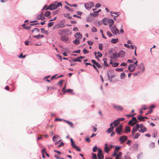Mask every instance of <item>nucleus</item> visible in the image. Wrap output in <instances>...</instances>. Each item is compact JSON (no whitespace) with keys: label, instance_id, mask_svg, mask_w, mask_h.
Returning a JSON list of instances; mask_svg holds the SVG:
<instances>
[{"label":"nucleus","instance_id":"nucleus-3","mask_svg":"<svg viewBox=\"0 0 159 159\" xmlns=\"http://www.w3.org/2000/svg\"><path fill=\"white\" fill-rule=\"evenodd\" d=\"M107 74L108 79L111 81L112 79L115 76L114 72L112 70L108 71H107Z\"/></svg>","mask_w":159,"mask_h":159},{"label":"nucleus","instance_id":"nucleus-58","mask_svg":"<svg viewBox=\"0 0 159 159\" xmlns=\"http://www.w3.org/2000/svg\"><path fill=\"white\" fill-rule=\"evenodd\" d=\"M150 146L151 148H153L155 146V143H152L150 145Z\"/></svg>","mask_w":159,"mask_h":159},{"label":"nucleus","instance_id":"nucleus-14","mask_svg":"<svg viewBox=\"0 0 159 159\" xmlns=\"http://www.w3.org/2000/svg\"><path fill=\"white\" fill-rule=\"evenodd\" d=\"M56 28H63L65 27L64 23L62 21L60 22L59 23L55 26Z\"/></svg>","mask_w":159,"mask_h":159},{"label":"nucleus","instance_id":"nucleus-7","mask_svg":"<svg viewBox=\"0 0 159 159\" xmlns=\"http://www.w3.org/2000/svg\"><path fill=\"white\" fill-rule=\"evenodd\" d=\"M140 128V129H139L138 131L139 132L141 133H144L145 132H146L147 130V128L144 126L143 124H141L139 125V128Z\"/></svg>","mask_w":159,"mask_h":159},{"label":"nucleus","instance_id":"nucleus-46","mask_svg":"<svg viewBox=\"0 0 159 159\" xmlns=\"http://www.w3.org/2000/svg\"><path fill=\"white\" fill-rule=\"evenodd\" d=\"M23 54L22 53H21L20 55L18 56V57L20 58H24L25 57V55H24L23 56Z\"/></svg>","mask_w":159,"mask_h":159},{"label":"nucleus","instance_id":"nucleus-4","mask_svg":"<svg viewBox=\"0 0 159 159\" xmlns=\"http://www.w3.org/2000/svg\"><path fill=\"white\" fill-rule=\"evenodd\" d=\"M138 121L137 120L136 118L135 117H133L132 118V120L129 121L128 123V124L130 125L133 126L138 123Z\"/></svg>","mask_w":159,"mask_h":159},{"label":"nucleus","instance_id":"nucleus-5","mask_svg":"<svg viewBox=\"0 0 159 159\" xmlns=\"http://www.w3.org/2000/svg\"><path fill=\"white\" fill-rule=\"evenodd\" d=\"M123 130V127L121 125H120L119 127L116 128L115 131L119 135H121L123 134L122 131Z\"/></svg>","mask_w":159,"mask_h":159},{"label":"nucleus","instance_id":"nucleus-20","mask_svg":"<svg viewBox=\"0 0 159 159\" xmlns=\"http://www.w3.org/2000/svg\"><path fill=\"white\" fill-rule=\"evenodd\" d=\"M148 119V118L146 117H143L141 115L138 116V119L140 121H145L144 119Z\"/></svg>","mask_w":159,"mask_h":159},{"label":"nucleus","instance_id":"nucleus-55","mask_svg":"<svg viewBox=\"0 0 159 159\" xmlns=\"http://www.w3.org/2000/svg\"><path fill=\"white\" fill-rule=\"evenodd\" d=\"M99 49L101 50H102V44L101 43H99Z\"/></svg>","mask_w":159,"mask_h":159},{"label":"nucleus","instance_id":"nucleus-28","mask_svg":"<svg viewBox=\"0 0 159 159\" xmlns=\"http://www.w3.org/2000/svg\"><path fill=\"white\" fill-rule=\"evenodd\" d=\"M125 132L127 133L130 131V127L129 126H126L125 128Z\"/></svg>","mask_w":159,"mask_h":159},{"label":"nucleus","instance_id":"nucleus-64","mask_svg":"<svg viewBox=\"0 0 159 159\" xmlns=\"http://www.w3.org/2000/svg\"><path fill=\"white\" fill-rule=\"evenodd\" d=\"M127 65V64L125 62H122L121 63V64H120L121 66H125Z\"/></svg>","mask_w":159,"mask_h":159},{"label":"nucleus","instance_id":"nucleus-52","mask_svg":"<svg viewBox=\"0 0 159 159\" xmlns=\"http://www.w3.org/2000/svg\"><path fill=\"white\" fill-rule=\"evenodd\" d=\"M87 43L89 45H93V42L90 40H89L87 41Z\"/></svg>","mask_w":159,"mask_h":159},{"label":"nucleus","instance_id":"nucleus-29","mask_svg":"<svg viewBox=\"0 0 159 159\" xmlns=\"http://www.w3.org/2000/svg\"><path fill=\"white\" fill-rule=\"evenodd\" d=\"M73 43L76 45H78L80 43V40L79 39H76L73 41Z\"/></svg>","mask_w":159,"mask_h":159},{"label":"nucleus","instance_id":"nucleus-34","mask_svg":"<svg viewBox=\"0 0 159 159\" xmlns=\"http://www.w3.org/2000/svg\"><path fill=\"white\" fill-rule=\"evenodd\" d=\"M64 16L66 18L70 19H72V17L69 14H64Z\"/></svg>","mask_w":159,"mask_h":159},{"label":"nucleus","instance_id":"nucleus-13","mask_svg":"<svg viewBox=\"0 0 159 159\" xmlns=\"http://www.w3.org/2000/svg\"><path fill=\"white\" fill-rule=\"evenodd\" d=\"M110 13L111 14V15L112 16V17L115 20V18L119 16V14L118 13L113 11H111Z\"/></svg>","mask_w":159,"mask_h":159},{"label":"nucleus","instance_id":"nucleus-42","mask_svg":"<svg viewBox=\"0 0 159 159\" xmlns=\"http://www.w3.org/2000/svg\"><path fill=\"white\" fill-rule=\"evenodd\" d=\"M59 137V136L58 135H56L55 136H54L53 137H52V140L53 141H54L56 140V139L58 137Z\"/></svg>","mask_w":159,"mask_h":159},{"label":"nucleus","instance_id":"nucleus-2","mask_svg":"<svg viewBox=\"0 0 159 159\" xmlns=\"http://www.w3.org/2000/svg\"><path fill=\"white\" fill-rule=\"evenodd\" d=\"M85 8L88 10H90L94 6V4L92 2H89L84 4Z\"/></svg>","mask_w":159,"mask_h":159},{"label":"nucleus","instance_id":"nucleus-27","mask_svg":"<svg viewBox=\"0 0 159 159\" xmlns=\"http://www.w3.org/2000/svg\"><path fill=\"white\" fill-rule=\"evenodd\" d=\"M69 32V30L68 29H65V30H63V31H62L61 30H59L58 31V34L59 35H61V34H62V32Z\"/></svg>","mask_w":159,"mask_h":159},{"label":"nucleus","instance_id":"nucleus-16","mask_svg":"<svg viewBox=\"0 0 159 159\" xmlns=\"http://www.w3.org/2000/svg\"><path fill=\"white\" fill-rule=\"evenodd\" d=\"M75 37L76 39L80 40L82 38V35L80 32H77L75 35Z\"/></svg>","mask_w":159,"mask_h":159},{"label":"nucleus","instance_id":"nucleus-31","mask_svg":"<svg viewBox=\"0 0 159 159\" xmlns=\"http://www.w3.org/2000/svg\"><path fill=\"white\" fill-rule=\"evenodd\" d=\"M105 147L104 148V150L105 152H107L110 150V148L107 146V144H105Z\"/></svg>","mask_w":159,"mask_h":159},{"label":"nucleus","instance_id":"nucleus-35","mask_svg":"<svg viewBox=\"0 0 159 159\" xmlns=\"http://www.w3.org/2000/svg\"><path fill=\"white\" fill-rule=\"evenodd\" d=\"M139 147V144L138 143H136L133 145L132 147L134 149H137Z\"/></svg>","mask_w":159,"mask_h":159},{"label":"nucleus","instance_id":"nucleus-60","mask_svg":"<svg viewBox=\"0 0 159 159\" xmlns=\"http://www.w3.org/2000/svg\"><path fill=\"white\" fill-rule=\"evenodd\" d=\"M120 149V147H116L115 149V150L118 152L119 150Z\"/></svg>","mask_w":159,"mask_h":159},{"label":"nucleus","instance_id":"nucleus-43","mask_svg":"<svg viewBox=\"0 0 159 159\" xmlns=\"http://www.w3.org/2000/svg\"><path fill=\"white\" fill-rule=\"evenodd\" d=\"M140 135V134L139 133H136L134 135V139H137L138 138L139 136Z\"/></svg>","mask_w":159,"mask_h":159},{"label":"nucleus","instance_id":"nucleus-21","mask_svg":"<svg viewBox=\"0 0 159 159\" xmlns=\"http://www.w3.org/2000/svg\"><path fill=\"white\" fill-rule=\"evenodd\" d=\"M119 57V55H118V54H117L116 52L114 53L113 54L112 56L111 57V58L112 59L113 58H117Z\"/></svg>","mask_w":159,"mask_h":159},{"label":"nucleus","instance_id":"nucleus-45","mask_svg":"<svg viewBox=\"0 0 159 159\" xmlns=\"http://www.w3.org/2000/svg\"><path fill=\"white\" fill-rule=\"evenodd\" d=\"M32 31L33 32H36L38 33L39 32V30L37 28H34L33 30Z\"/></svg>","mask_w":159,"mask_h":159},{"label":"nucleus","instance_id":"nucleus-17","mask_svg":"<svg viewBox=\"0 0 159 159\" xmlns=\"http://www.w3.org/2000/svg\"><path fill=\"white\" fill-rule=\"evenodd\" d=\"M113 107L117 111H122L123 110V107L120 106L114 105H113Z\"/></svg>","mask_w":159,"mask_h":159},{"label":"nucleus","instance_id":"nucleus-6","mask_svg":"<svg viewBox=\"0 0 159 159\" xmlns=\"http://www.w3.org/2000/svg\"><path fill=\"white\" fill-rule=\"evenodd\" d=\"M111 31L113 34L116 35L119 33V30L115 26H113L111 28Z\"/></svg>","mask_w":159,"mask_h":159},{"label":"nucleus","instance_id":"nucleus-30","mask_svg":"<svg viewBox=\"0 0 159 159\" xmlns=\"http://www.w3.org/2000/svg\"><path fill=\"white\" fill-rule=\"evenodd\" d=\"M113 124L115 127H116L119 124L120 122L117 119L116 120H114L113 122Z\"/></svg>","mask_w":159,"mask_h":159},{"label":"nucleus","instance_id":"nucleus-12","mask_svg":"<svg viewBox=\"0 0 159 159\" xmlns=\"http://www.w3.org/2000/svg\"><path fill=\"white\" fill-rule=\"evenodd\" d=\"M70 141L71 143V145L73 147L76 149L77 151H80L81 150L79 148L78 146H77L75 145V143L74 142V141L72 138L70 139Z\"/></svg>","mask_w":159,"mask_h":159},{"label":"nucleus","instance_id":"nucleus-37","mask_svg":"<svg viewBox=\"0 0 159 159\" xmlns=\"http://www.w3.org/2000/svg\"><path fill=\"white\" fill-rule=\"evenodd\" d=\"M51 14V13L49 11H47L44 14V15L46 16H49Z\"/></svg>","mask_w":159,"mask_h":159},{"label":"nucleus","instance_id":"nucleus-59","mask_svg":"<svg viewBox=\"0 0 159 159\" xmlns=\"http://www.w3.org/2000/svg\"><path fill=\"white\" fill-rule=\"evenodd\" d=\"M98 56L99 57H101L102 56V54L100 52H98Z\"/></svg>","mask_w":159,"mask_h":159},{"label":"nucleus","instance_id":"nucleus-25","mask_svg":"<svg viewBox=\"0 0 159 159\" xmlns=\"http://www.w3.org/2000/svg\"><path fill=\"white\" fill-rule=\"evenodd\" d=\"M124 46L128 48H131L133 49L134 48V46L132 45H129L127 44H125Z\"/></svg>","mask_w":159,"mask_h":159},{"label":"nucleus","instance_id":"nucleus-26","mask_svg":"<svg viewBox=\"0 0 159 159\" xmlns=\"http://www.w3.org/2000/svg\"><path fill=\"white\" fill-rule=\"evenodd\" d=\"M118 54V55H119V57H122L124 56L125 52L123 51H121L119 52Z\"/></svg>","mask_w":159,"mask_h":159},{"label":"nucleus","instance_id":"nucleus-47","mask_svg":"<svg viewBox=\"0 0 159 159\" xmlns=\"http://www.w3.org/2000/svg\"><path fill=\"white\" fill-rule=\"evenodd\" d=\"M101 5L99 3H97L95 5V7L96 8H98L101 7Z\"/></svg>","mask_w":159,"mask_h":159},{"label":"nucleus","instance_id":"nucleus-61","mask_svg":"<svg viewBox=\"0 0 159 159\" xmlns=\"http://www.w3.org/2000/svg\"><path fill=\"white\" fill-rule=\"evenodd\" d=\"M122 155V153L121 152H119L118 154H117V156H118L119 157H121Z\"/></svg>","mask_w":159,"mask_h":159},{"label":"nucleus","instance_id":"nucleus-50","mask_svg":"<svg viewBox=\"0 0 159 159\" xmlns=\"http://www.w3.org/2000/svg\"><path fill=\"white\" fill-rule=\"evenodd\" d=\"M107 34L109 37H111L112 36V34L109 31H107Z\"/></svg>","mask_w":159,"mask_h":159},{"label":"nucleus","instance_id":"nucleus-18","mask_svg":"<svg viewBox=\"0 0 159 159\" xmlns=\"http://www.w3.org/2000/svg\"><path fill=\"white\" fill-rule=\"evenodd\" d=\"M101 11H94L93 13H91L90 15L92 16L93 17H96L98 15L99 12Z\"/></svg>","mask_w":159,"mask_h":159},{"label":"nucleus","instance_id":"nucleus-48","mask_svg":"<svg viewBox=\"0 0 159 159\" xmlns=\"http://www.w3.org/2000/svg\"><path fill=\"white\" fill-rule=\"evenodd\" d=\"M40 15L41 16V20H44L45 19V17L43 13H41Z\"/></svg>","mask_w":159,"mask_h":159},{"label":"nucleus","instance_id":"nucleus-57","mask_svg":"<svg viewBox=\"0 0 159 159\" xmlns=\"http://www.w3.org/2000/svg\"><path fill=\"white\" fill-rule=\"evenodd\" d=\"M64 80H60L59 82L58 83V84H60L61 86Z\"/></svg>","mask_w":159,"mask_h":159},{"label":"nucleus","instance_id":"nucleus-33","mask_svg":"<svg viewBox=\"0 0 159 159\" xmlns=\"http://www.w3.org/2000/svg\"><path fill=\"white\" fill-rule=\"evenodd\" d=\"M118 39H112L111 40V42L112 43H116L118 41Z\"/></svg>","mask_w":159,"mask_h":159},{"label":"nucleus","instance_id":"nucleus-32","mask_svg":"<svg viewBox=\"0 0 159 159\" xmlns=\"http://www.w3.org/2000/svg\"><path fill=\"white\" fill-rule=\"evenodd\" d=\"M103 61L104 63L105 66L106 67L108 66L109 65L107 63V58H103Z\"/></svg>","mask_w":159,"mask_h":159},{"label":"nucleus","instance_id":"nucleus-54","mask_svg":"<svg viewBox=\"0 0 159 159\" xmlns=\"http://www.w3.org/2000/svg\"><path fill=\"white\" fill-rule=\"evenodd\" d=\"M79 59V57H78L72 59V60L74 62H76V61H78Z\"/></svg>","mask_w":159,"mask_h":159},{"label":"nucleus","instance_id":"nucleus-19","mask_svg":"<svg viewBox=\"0 0 159 159\" xmlns=\"http://www.w3.org/2000/svg\"><path fill=\"white\" fill-rule=\"evenodd\" d=\"M108 21L109 19H108L107 18H104L102 20V23L105 25H107L108 24Z\"/></svg>","mask_w":159,"mask_h":159},{"label":"nucleus","instance_id":"nucleus-49","mask_svg":"<svg viewBox=\"0 0 159 159\" xmlns=\"http://www.w3.org/2000/svg\"><path fill=\"white\" fill-rule=\"evenodd\" d=\"M83 52L84 54H87L89 52V51H87L86 49L84 48L83 50Z\"/></svg>","mask_w":159,"mask_h":159},{"label":"nucleus","instance_id":"nucleus-53","mask_svg":"<svg viewBox=\"0 0 159 159\" xmlns=\"http://www.w3.org/2000/svg\"><path fill=\"white\" fill-rule=\"evenodd\" d=\"M118 152L117 151H116L115 150H114V153L113 154V156H116V157L117 156V154Z\"/></svg>","mask_w":159,"mask_h":159},{"label":"nucleus","instance_id":"nucleus-10","mask_svg":"<svg viewBox=\"0 0 159 159\" xmlns=\"http://www.w3.org/2000/svg\"><path fill=\"white\" fill-rule=\"evenodd\" d=\"M98 159H103L104 158L103 155L102 154V150L100 149H98Z\"/></svg>","mask_w":159,"mask_h":159},{"label":"nucleus","instance_id":"nucleus-8","mask_svg":"<svg viewBox=\"0 0 159 159\" xmlns=\"http://www.w3.org/2000/svg\"><path fill=\"white\" fill-rule=\"evenodd\" d=\"M127 139V137L125 135L122 136L119 138V140L121 144L125 142Z\"/></svg>","mask_w":159,"mask_h":159},{"label":"nucleus","instance_id":"nucleus-39","mask_svg":"<svg viewBox=\"0 0 159 159\" xmlns=\"http://www.w3.org/2000/svg\"><path fill=\"white\" fill-rule=\"evenodd\" d=\"M119 63H118L117 62H114L112 64V66L113 67H116L117 66H118V65H119Z\"/></svg>","mask_w":159,"mask_h":159},{"label":"nucleus","instance_id":"nucleus-41","mask_svg":"<svg viewBox=\"0 0 159 159\" xmlns=\"http://www.w3.org/2000/svg\"><path fill=\"white\" fill-rule=\"evenodd\" d=\"M125 74L124 73H122L120 74V77L121 79L124 78L125 77Z\"/></svg>","mask_w":159,"mask_h":159},{"label":"nucleus","instance_id":"nucleus-36","mask_svg":"<svg viewBox=\"0 0 159 159\" xmlns=\"http://www.w3.org/2000/svg\"><path fill=\"white\" fill-rule=\"evenodd\" d=\"M33 37L38 39H39L40 38H43V35L39 34L38 35L34 36Z\"/></svg>","mask_w":159,"mask_h":159},{"label":"nucleus","instance_id":"nucleus-22","mask_svg":"<svg viewBox=\"0 0 159 159\" xmlns=\"http://www.w3.org/2000/svg\"><path fill=\"white\" fill-rule=\"evenodd\" d=\"M64 121L69 125L71 128L73 127V124L72 122L65 120H64Z\"/></svg>","mask_w":159,"mask_h":159},{"label":"nucleus","instance_id":"nucleus-40","mask_svg":"<svg viewBox=\"0 0 159 159\" xmlns=\"http://www.w3.org/2000/svg\"><path fill=\"white\" fill-rule=\"evenodd\" d=\"M92 31L93 32H95L97 31V29L94 27H93L92 28Z\"/></svg>","mask_w":159,"mask_h":159},{"label":"nucleus","instance_id":"nucleus-9","mask_svg":"<svg viewBox=\"0 0 159 159\" xmlns=\"http://www.w3.org/2000/svg\"><path fill=\"white\" fill-rule=\"evenodd\" d=\"M139 128V124H136L135 126L134 127L131 132L132 136L134 135V133L138 130Z\"/></svg>","mask_w":159,"mask_h":159},{"label":"nucleus","instance_id":"nucleus-44","mask_svg":"<svg viewBox=\"0 0 159 159\" xmlns=\"http://www.w3.org/2000/svg\"><path fill=\"white\" fill-rule=\"evenodd\" d=\"M98 150V148L96 146H95L94 147L93 149V152H96Z\"/></svg>","mask_w":159,"mask_h":159},{"label":"nucleus","instance_id":"nucleus-24","mask_svg":"<svg viewBox=\"0 0 159 159\" xmlns=\"http://www.w3.org/2000/svg\"><path fill=\"white\" fill-rule=\"evenodd\" d=\"M114 129V127H110V128L107 129V130L106 131V132L108 134H110L112 131Z\"/></svg>","mask_w":159,"mask_h":159},{"label":"nucleus","instance_id":"nucleus-1","mask_svg":"<svg viewBox=\"0 0 159 159\" xmlns=\"http://www.w3.org/2000/svg\"><path fill=\"white\" fill-rule=\"evenodd\" d=\"M62 5L61 2H57V1H56L54 3L50 4L48 7L47 5H45L42 10H54L59 6L61 7Z\"/></svg>","mask_w":159,"mask_h":159},{"label":"nucleus","instance_id":"nucleus-23","mask_svg":"<svg viewBox=\"0 0 159 159\" xmlns=\"http://www.w3.org/2000/svg\"><path fill=\"white\" fill-rule=\"evenodd\" d=\"M108 23H109V27H111L114 24V21L112 19H109Z\"/></svg>","mask_w":159,"mask_h":159},{"label":"nucleus","instance_id":"nucleus-62","mask_svg":"<svg viewBox=\"0 0 159 159\" xmlns=\"http://www.w3.org/2000/svg\"><path fill=\"white\" fill-rule=\"evenodd\" d=\"M140 73V71H139L137 72H135L134 73V76H136L138 74H139Z\"/></svg>","mask_w":159,"mask_h":159},{"label":"nucleus","instance_id":"nucleus-56","mask_svg":"<svg viewBox=\"0 0 159 159\" xmlns=\"http://www.w3.org/2000/svg\"><path fill=\"white\" fill-rule=\"evenodd\" d=\"M95 65L98 68H101L102 67V66L98 63H96Z\"/></svg>","mask_w":159,"mask_h":159},{"label":"nucleus","instance_id":"nucleus-51","mask_svg":"<svg viewBox=\"0 0 159 159\" xmlns=\"http://www.w3.org/2000/svg\"><path fill=\"white\" fill-rule=\"evenodd\" d=\"M72 91V90L70 89H69L64 91V92H63V94H65L66 92H71Z\"/></svg>","mask_w":159,"mask_h":159},{"label":"nucleus","instance_id":"nucleus-11","mask_svg":"<svg viewBox=\"0 0 159 159\" xmlns=\"http://www.w3.org/2000/svg\"><path fill=\"white\" fill-rule=\"evenodd\" d=\"M128 69L130 72H133L135 70V66H134V64H130L129 66Z\"/></svg>","mask_w":159,"mask_h":159},{"label":"nucleus","instance_id":"nucleus-63","mask_svg":"<svg viewBox=\"0 0 159 159\" xmlns=\"http://www.w3.org/2000/svg\"><path fill=\"white\" fill-rule=\"evenodd\" d=\"M131 143V141L130 140H128L127 142H126V144H128L129 146H130Z\"/></svg>","mask_w":159,"mask_h":159},{"label":"nucleus","instance_id":"nucleus-15","mask_svg":"<svg viewBox=\"0 0 159 159\" xmlns=\"http://www.w3.org/2000/svg\"><path fill=\"white\" fill-rule=\"evenodd\" d=\"M60 39L63 42H66L68 40V38L66 35H63L61 36Z\"/></svg>","mask_w":159,"mask_h":159},{"label":"nucleus","instance_id":"nucleus-38","mask_svg":"<svg viewBox=\"0 0 159 159\" xmlns=\"http://www.w3.org/2000/svg\"><path fill=\"white\" fill-rule=\"evenodd\" d=\"M54 23L53 22H49L48 23V27H51L52 26Z\"/></svg>","mask_w":159,"mask_h":159}]
</instances>
